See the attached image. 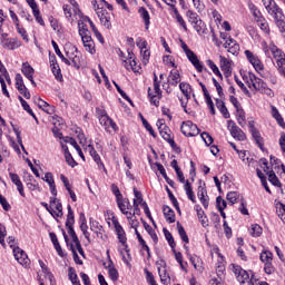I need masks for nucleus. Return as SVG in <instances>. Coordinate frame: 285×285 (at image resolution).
I'll list each match as a JSON object with an SVG mask.
<instances>
[{
    "mask_svg": "<svg viewBox=\"0 0 285 285\" xmlns=\"http://www.w3.org/2000/svg\"><path fill=\"white\" fill-rule=\"evenodd\" d=\"M203 141H205L206 146H210L214 141L213 139V136H210V134L204 131L202 135H200Z\"/></svg>",
    "mask_w": 285,
    "mask_h": 285,
    "instance_id": "55",
    "label": "nucleus"
},
{
    "mask_svg": "<svg viewBox=\"0 0 285 285\" xmlns=\"http://www.w3.org/2000/svg\"><path fill=\"white\" fill-rule=\"evenodd\" d=\"M118 204V208L122 215H127V219H132V213L128 210H132V205H130V200L128 198L120 199V203Z\"/></svg>",
    "mask_w": 285,
    "mask_h": 285,
    "instance_id": "9",
    "label": "nucleus"
},
{
    "mask_svg": "<svg viewBox=\"0 0 285 285\" xmlns=\"http://www.w3.org/2000/svg\"><path fill=\"white\" fill-rule=\"evenodd\" d=\"M256 22L258 23V26H259L261 30H263V32H266V35H268V32H271L268 22L266 21V19L264 17L256 19Z\"/></svg>",
    "mask_w": 285,
    "mask_h": 285,
    "instance_id": "37",
    "label": "nucleus"
},
{
    "mask_svg": "<svg viewBox=\"0 0 285 285\" xmlns=\"http://www.w3.org/2000/svg\"><path fill=\"white\" fill-rule=\"evenodd\" d=\"M19 264H21V266H30V258H28L26 252H22Z\"/></svg>",
    "mask_w": 285,
    "mask_h": 285,
    "instance_id": "61",
    "label": "nucleus"
},
{
    "mask_svg": "<svg viewBox=\"0 0 285 285\" xmlns=\"http://www.w3.org/2000/svg\"><path fill=\"white\" fill-rule=\"evenodd\" d=\"M207 66H209L210 70H213V72H214V75H216V77H219V79H224L222 71H219V68L217 67V65H215V62L213 60L208 59Z\"/></svg>",
    "mask_w": 285,
    "mask_h": 285,
    "instance_id": "41",
    "label": "nucleus"
},
{
    "mask_svg": "<svg viewBox=\"0 0 285 285\" xmlns=\"http://www.w3.org/2000/svg\"><path fill=\"white\" fill-rule=\"evenodd\" d=\"M51 72L55 75L57 81H63V75H61V68H59V65L51 67Z\"/></svg>",
    "mask_w": 285,
    "mask_h": 285,
    "instance_id": "48",
    "label": "nucleus"
},
{
    "mask_svg": "<svg viewBox=\"0 0 285 285\" xmlns=\"http://www.w3.org/2000/svg\"><path fill=\"white\" fill-rule=\"evenodd\" d=\"M236 119L240 128L246 127V112L244 111V108L236 109Z\"/></svg>",
    "mask_w": 285,
    "mask_h": 285,
    "instance_id": "25",
    "label": "nucleus"
},
{
    "mask_svg": "<svg viewBox=\"0 0 285 285\" xmlns=\"http://www.w3.org/2000/svg\"><path fill=\"white\" fill-rule=\"evenodd\" d=\"M178 235L185 244H189L190 239L188 238V234H186V229L179 223H177Z\"/></svg>",
    "mask_w": 285,
    "mask_h": 285,
    "instance_id": "38",
    "label": "nucleus"
},
{
    "mask_svg": "<svg viewBox=\"0 0 285 285\" xmlns=\"http://www.w3.org/2000/svg\"><path fill=\"white\" fill-rule=\"evenodd\" d=\"M156 126L160 132V136L163 137V139H170V128H168V126L166 125V121L164 119H159L156 122Z\"/></svg>",
    "mask_w": 285,
    "mask_h": 285,
    "instance_id": "11",
    "label": "nucleus"
},
{
    "mask_svg": "<svg viewBox=\"0 0 285 285\" xmlns=\"http://www.w3.org/2000/svg\"><path fill=\"white\" fill-rule=\"evenodd\" d=\"M68 277L72 285H81L79 282V276H77V272L72 267H69Z\"/></svg>",
    "mask_w": 285,
    "mask_h": 285,
    "instance_id": "36",
    "label": "nucleus"
},
{
    "mask_svg": "<svg viewBox=\"0 0 285 285\" xmlns=\"http://www.w3.org/2000/svg\"><path fill=\"white\" fill-rule=\"evenodd\" d=\"M196 212H197V217H198L202 226L204 228H207V226H208V217L206 216V214L204 213V210L199 206H196Z\"/></svg>",
    "mask_w": 285,
    "mask_h": 285,
    "instance_id": "26",
    "label": "nucleus"
},
{
    "mask_svg": "<svg viewBox=\"0 0 285 285\" xmlns=\"http://www.w3.org/2000/svg\"><path fill=\"white\" fill-rule=\"evenodd\" d=\"M262 1L268 14L274 17L277 28H282V30H285L284 12L282 11V8L277 6V2H275V0H262Z\"/></svg>",
    "mask_w": 285,
    "mask_h": 285,
    "instance_id": "1",
    "label": "nucleus"
},
{
    "mask_svg": "<svg viewBox=\"0 0 285 285\" xmlns=\"http://www.w3.org/2000/svg\"><path fill=\"white\" fill-rule=\"evenodd\" d=\"M249 10L253 14V17H255V19H262V11H259V9L256 8L255 4L250 3L249 4Z\"/></svg>",
    "mask_w": 285,
    "mask_h": 285,
    "instance_id": "54",
    "label": "nucleus"
},
{
    "mask_svg": "<svg viewBox=\"0 0 285 285\" xmlns=\"http://www.w3.org/2000/svg\"><path fill=\"white\" fill-rule=\"evenodd\" d=\"M227 128L234 139H237L238 141H246V134L237 126V124H235V121L228 120Z\"/></svg>",
    "mask_w": 285,
    "mask_h": 285,
    "instance_id": "4",
    "label": "nucleus"
},
{
    "mask_svg": "<svg viewBox=\"0 0 285 285\" xmlns=\"http://www.w3.org/2000/svg\"><path fill=\"white\" fill-rule=\"evenodd\" d=\"M42 180L49 185L51 195H53V197H57V185H55V176L52 175V173L50 171L46 173Z\"/></svg>",
    "mask_w": 285,
    "mask_h": 285,
    "instance_id": "12",
    "label": "nucleus"
},
{
    "mask_svg": "<svg viewBox=\"0 0 285 285\" xmlns=\"http://www.w3.org/2000/svg\"><path fill=\"white\" fill-rule=\"evenodd\" d=\"M163 213L168 224H175V210H173V208L165 205L163 206Z\"/></svg>",
    "mask_w": 285,
    "mask_h": 285,
    "instance_id": "21",
    "label": "nucleus"
},
{
    "mask_svg": "<svg viewBox=\"0 0 285 285\" xmlns=\"http://www.w3.org/2000/svg\"><path fill=\"white\" fill-rule=\"evenodd\" d=\"M2 48H6L7 50H14V48H19V43L14 41V39H7L3 42H1Z\"/></svg>",
    "mask_w": 285,
    "mask_h": 285,
    "instance_id": "35",
    "label": "nucleus"
},
{
    "mask_svg": "<svg viewBox=\"0 0 285 285\" xmlns=\"http://www.w3.org/2000/svg\"><path fill=\"white\" fill-rule=\"evenodd\" d=\"M262 233H264V229L262 228V226H259L258 224L252 225V232H250L252 237H259Z\"/></svg>",
    "mask_w": 285,
    "mask_h": 285,
    "instance_id": "47",
    "label": "nucleus"
},
{
    "mask_svg": "<svg viewBox=\"0 0 285 285\" xmlns=\"http://www.w3.org/2000/svg\"><path fill=\"white\" fill-rule=\"evenodd\" d=\"M111 222L117 233L118 240L125 247L126 253H130V249H128V244H126V242H128V238H126V230H124V227L121 226V224H119L117 217L112 216Z\"/></svg>",
    "mask_w": 285,
    "mask_h": 285,
    "instance_id": "2",
    "label": "nucleus"
},
{
    "mask_svg": "<svg viewBox=\"0 0 285 285\" xmlns=\"http://www.w3.org/2000/svg\"><path fill=\"white\" fill-rule=\"evenodd\" d=\"M272 115H273L274 119H276L278 126H281V128H285L284 118L282 117V115L279 114L277 108L272 107Z\"/></svg>",
    "mask_w": 285,
    "mask_h": 285,
    "instance_id": "34",
    "label": "nucleus"
},
{
    "mask_svg": "<svg viewBox=\"0 0 285 285\" xmlns=\"http://www.w3.org/2000/svg\"><path fill=\"white\" fill-rule=\"evenodd\" d=\"M22 75H24V77H27V79H32V77L35 75V68H32V66H30V63L23 62L22 63Z\"/></svg>",
    "mask_w": 285,
    "mask_h": 285,
    "instance_id": "29",
    "label": "nucleus"
},
{
    "mask_svg": "<svg viewBox=\"0 0 285 285\" xmlns=\"http://www.w3.org/2000/svg\"><path fill=\"white\" fill-rule=\"evenodd\" d=\"M78 32L81 37V40L88 39L90 36V30H88V26L83 23V20L78 21Z\"/></svg>",
    "mask_w": 285,
    "mask_h": 285,
    "instance_id": "19",
    "label": "nucleus"
},
{
    "mask_svg": "<svg viewBox=\"0 0 285 285\" xmlns=\"http://www.w3.org/2000/svg\"><path fill=\"white\" fill-rule=\"evenodd\" d=\"M198 199L203 204L204 208H208V199H206V189L202 186L198 187Z\"/></svg>",
    "mask_w": 285,
    "mask_h": 285,
    "instance_id": "33",
    "label": "nucleus"
},
{
    "mask_svg": "<svg viewBox=\"0 0 285 285\" xmlns=\"http://www.w3.org/2000/svg\"><path fill=\"white\" fill-rule=\"evenodd\" d=\"M252 86L255 90L262 92L264 89L268 88V85L262 80V78H257L256 76L250 77Z\"/></svg>",
    "mask_w": 285,
    "mask_h": 285,
    "instance_id": "17",
    "label": "nucleus"
},
{
    "mask_svg": "<svg viewBox=\"0 0 285 285\" xmlns=\"http://www.w3.org/2000/svg\"><path fill=\"white\" fill-rule=\"evenodd\" d=\"M111 193L115 195L117 204H121L124 195H121V191L119 190V187L117 185H111Z\"/></svg>",
    "mask_w": 285,
    "mask_h": 285,
    "instance_id": "44",
    "label": "nucleus"
},
{
    "mask_svg": "<svg viewBox=\"0 0 285 285\" xmlns=\"http://www.w3.org/2000/svg\"><path fill=\"white\" fill-rule=\"evenodd\" d=\"M97 238L101 239L102 242H106L108 239V235L104 234L106 230L104 229V226H98V230H95Z\"/></svg>",
    "mask_w": 285,
    "mask_h": 285,
    "instance_id": "51",
    "label": "nucleus"
},
{
    "mask_svg": "<svg viewBox=\"0 0 285 285\" xmlns=\"http://www.w3.org/2000/svg\"><path fill=\"white\" fill-rule=\"evenodd\" d=\"M73 225H66V228H68V234L70 235L73 244H76L77 242H79V237H77V233H75V227H72Z\"/></svg>",
    "mask_w": 285,
    "mask_h": 285,
    "instance_id": "52",
    "label": "nucleus"
},
{
    "mask_svg": "<svg viewBox=\"0 0 285 285\" xmlns=\"http://www.w3.org/2000/svg\"><path fill=\"white\" fill-rule=\"evenodd\" d=\"M145 230H147L148 235H150L153 242L157 244L159 242V237H157V233H155V229L147 223H144Z\"/></svg>",
    "mask_w": 285,
    "mask_h": 285,
    "instance_id": "40",
    "label": "nucleus"
},
{
    "mask_svg": "<svg viewBox=\"0 0 285 285\" xmlns=\"http://www.w3.org/2000/svg\"><path fill=\"white\" fill-rule=\"evenodd\" d=\"M51 45L53 46L56 55L66 63V66H70V60L66 57H63V53H61V50L59 49V45L55 40L51 41Z\"/></svg>",
    "mask_w": 285,
    "mask_h": 285,
    "instance_id": "32",
    "label": "nucleus"
},
{
    "mask_svg": "<svg viewBox=\"0 0 285 285\" xmlns=\"http://www.w3.org/2000/svg\"><path fill=\"white\" fill-rule=\"evenodd\" d=\"M220 70L224 72L225 77H230L233 71L230 70V62L224 56H219Z\"/></svg>",
    "mask_w": 285,
    "mask_h": 285,
    "instance_id": "15",
    "label": "nucleus"
},
{
    "mask_svg": "<svg viewBox=\"0 0 285 285\" xmlns=\"http://www.w3.org/2000/svg\"><path fill=\"white\" fill-rule=\"evenodd\" d=\"M6 235H8V230H6V225L0 224V244L6 248Z\"/></svg>",
    "mask_w": 285,
    "mask_h": 285,
    "instance_id": "50",
    "label": "nucleus"
},
{
    "mask_svg": "<svg viewBox=\"0 0 285 285\" xmlns=\"http://www.w3.org/2000/svg\"><path fill=\"white\" fill-rule=\"evenodd\" d=\"M33 101H35V104L38 105V108H40L41 110H43L48 115H52V112H55V107L50 106L43 99L35 97Z\"/></svg>",
    "mask_w": 285,
    "mask_h": 285,
    "instance_id": "14",
    "label": "nucleus"
},
{
    "mask_svg": "<svg viewBox=\"0 0 285 285\" xmlns=\"http://www.w3.org/2000/svg\"><path fill=\"white\" fill-rule=\"evenodd\" d=\"M65 159H66L68 166H70L71 168H75V166H77V161L72 157V154H66Z\"/></svg>",
    "mask_w": 285,
    "mask_h": 285,
    "instance_id": "58",
    "label": "nucleus"
},
{
    "mask_svg": "<svg viewBox=\"0 0 285 285\" xmlns=\"http://www.w3.org/2000/svg\"><path fill=\"white\" fill-rule=\"evenodd\" d=\"M259 259L264 265L271 264V262H273V252L268 249L263 250L259 255Z\"/></svg>",
    "mask_w": 285,
    "mask_h": 285,
    "instance_id": "28",
    "label": "nucleus"
},
{
    "mask_svg": "<svg viewBox=\"0 0 285 285\" xmlns=\"http://www.w3.org/2000/svg\"><path fill=\"white\" fill-rule=\"evenodd\" d=\"M245 56L249 63H252L256 72L264 70V63H262V60H259L257 56L252 53L250 50H245Z\"/></svg>",
    "mask_w": 285,
    "mask_h": 285,
    "instance_id": "8",
    "label": "nucleus"
},
{
    "mask_svg": "<svg viewBox=\"0 0 285 285\" xmlns=\"http://www.w3.org/2000/svg\"><path fill=\"white\" fill-rule=\"evenodd\" d=\"M187 18L189 23L193 24L194 30H196V32H202L204 29V21H202V18H199V16L191 10L187 11Z\"/></svg>",
    "mask_w": 285,
    "mask_h": 285,
    "instance_id": "6",
    "label": "nucleus"
},
{
    "mask_svg": "<svg viewBox=\"0 0 285 285\" xmlns=\"http://www.w3.org/2000/svg\"><path fill=\"white\" fill-rule=\"evenodd\" d=\"M216 108H218L225 119H230V112L228 111L226 104L219 98H216Z\"/></svg>",
    "mask_w": 285,
    "mask_h": 285,
    "instance_id": "20",
    "label": "nucleus"
},
{
    "mask_svg": "<svg viewBox=\"0 0 285 285\" xmlns=\"http://www.w3.org/2000/svg\"><path fill=\"white\" fill-rule=\"evenodd\" d=\"M68 215L66 220V226H75V213L72 212V207L68 205Z\"/></svg>",
    "mask_w": 285,
    "mask_h": 285,
    "instance_id": "43",
    "label": "nucleus"
},
{
    "mask_svg": "<svg viewBox=\"0 0 285 285\" xmlns=\"http://www.w3.org/2000/svg\"><path fill=\"white\" fill-rule=\"evenodd\" d=\"M224 48H226V50L228 52H230V55H238L239 53V45L238 43H234V45H228V43H224Z\"/></svg>",
    "mask_w": 285,
    "mask_h": 285,
    "instance_id": "46",
    "label": "nucleus"
},
{
    "mask_svg": "<svg viewBox=\"0 0 285 285\" xmlns=\"http://www.w3.org/2000/svg\"><path fill=\"white\" fill-rule=\"evenodd\" d=\"M187 59L196 68L197 72H204V66L195 52L187 53Z\"/></svg>",
    "mask_w": 285,
    "mask_h": 285,
    "instance_id": "13",
    "label": "nucleus"
},
{
    "mask_svg": "<svg viewBox=\"0 0 285 285\" xmlns=\"http://www.w3.org/2000/svg\"><path fill=\"white\" fill-rule=\"evenodd\" d=\"M17 32H19L20 37H22L23 41H28V32L26 29L21 28L19 23H16Z\"/></svg>",
    "mask_w": 285,
    "mask_h": 285,
    "instance_id": "59",
    "label": "nucleus"
},
{
    "mask_svg": "<svg viewBox=\"0 0 285 285\" xmlns=\"http://www.w3.org/2000/svg\"><path fill=\"white\" fill-rule=\"evenodd\" d=\"M213 83L218 92V96L220 99L224 97V88H222V85L218 83L217 79L213 78Z\"/></svg>",
    "mask_w": 285,
    "mask_h": 285,
    "instance_id": "62",
    "label": "nucleus"
},
{
    "mask_svg": "<svg viewBox=\"0 0 285 285\" xmlns=\"http://www.w3.org/2000/svg\"><path fill=\"white\" fill-rule=\"evenodd\" d=\"M87 150H89V154L92 157L94 161H96V164L98 165V168L100 170H101V168H104V170H106L104 163H101V157L99 156V154H97V150H95V147H92V145H88Z\"/></svg>",
    "mask_w": 285,
    "mask_h": 285,
    "instance_id": "16",
    "label": "nucleus"
},
{
    "mask_svg": "<svg viewBox=\"0 0 285 285\" xmlns=\"http://www.w3.org/2000/svg\"><path fill=\"white\" fill-rule=\"evenodd\" d=\"M180 130L185 137H197V135H199V127L190 120L183 121Z\"/></svg>",
    "mask_w": 285,
    "mask_h": 285,
    "instance_id": "5",
    "label": "nucleus"
},
{
    "mask_svg": "<svg viewBox=\"0 0 285 285\" xmlns=\"http://www.w3.org/2000/svg\"><path fill=\"white\" fill-rule=\"evenodd\" d=\"M96 13L98 19H100L101 26H104V28H106L107 30H110V28H112V13L108 12L106 9L99 6L96 9Z\"/></svg>",
    "mask_w": 285,
    "mask_h": 285,
    "instance_id": "3",
    "label": "nucleus"
},
{
    "mask_svg": "<svg viewBox=\"0 0 285 285\" xmlns=\"http://www.w3.org/2000/svg\"><path fill=\"white\" fill-rule=\"evenodd\" d=\"M226 199L233 206V205L237 204V199H239V194L237 191H229L226 196Z\"/></svg>",
    "mask_w": 285,
    "mask_h": 285,
    "instance_id": "45",
    "label": "nucleus"
},
{
    "mask_svg": "<svg viewBox=\"0 0 285 285\" xmlns=\"http://www.w3.org/2000/svg\"><path fill=\"white\" fill-rule=\"evenodd\" d=\"M179 89L188 101L190 99V85L186 83V82H180L179 83Z\"/></svg>",
    "mask_w": 285,
    "mask_h": 285,
    "instance_id": "39",
    "label": "nucleus"
},
{
    "mask_svg": "<svg viewBox=\"0 0 285 285\" xmlns=\"http://www.w3.org/2000/svg\"><path fill=\"white\" fill-rule=\"evenodd\" d=\"M129 58L128 60H124L122 65L125 66L126 70H132L134 72H139V69L137 67H134L132 65V57L134 53L128 51Z\"/></svg>",
    "mask_w": 285,
    "mask_h": 285,
    "instance_id": "31",
    "label": "nucleus"
},
{
    "mask_svg": "<svg viewBox=\"0 0 285 285\" xmlns=\"http://www.w3.org/2000/svg\"><path fill=\"white\" fill-rule=\"evenodd\" d=\"M181 82V75H179L178 70H171L168 76L169 86L177 87L178 83Z\"/></svg>",
    "mask_w": 285,
    "mask_h": 285,
    "instance_id": "18",
    "label": "nucleus"
},
{
    "mask_svg": "<svg viewBox=\"0 0 285 285\" xmlns=\"http://www.w3.org/2000/svg\"><path fill=\"white\" fill-rule=\"evenodd\" d=\"M138 13L140 14L141 19L145 22V28L146 30H148V28L150 27V13L148 12V10L144 7H140L138 9Z\"/></svg>",
    "mask_w": 285,
    "mask_h": 285,
    "instance_id": "23",
    "label": "nucleus"
},
{
    "mask_svg": "<svg viewBox=\"0 0 285 285\" xmlns=\"http://www.w3.org/2000/svg\"><path fill=\"white\" fill-rule=\"evenodd\" d=\"M136 46L140 49V52H144V50H146L148 46V42L142 38H138L136 41Z\"/></svg>",
    "mask_w": 285,
    "mask_h": 285,
    "instance_id": "60",
    "label": "nucleus"
},
{
    "mask_svg": "<svg viewBox=\"0 0 285 285\" xmlns=\"http://www.w3.org/2000/svg\"><path fill=\"white\" fill-rule=\"evenodd\" d=\"M33 17L38 23L41 26H46V22L43 21V18L41 17V12L38 10L33 11Z\"/></svg>",
    "mask_w": 285,
    "mask_h": 285,
    "instance_id": "63",
    "label": "nucleus"
},
{
    "mask_svg": "<svg viewBox=\"0 0 285 285\" xmlns=\"http://www.w3.org/2000/svg\"><path fill=\"white\" fill-rule=\"evenodd\" d=\"M50 206L53 208V217H63V206L61 205V202L57 199V197L50 198Z\"/></svg>",
    "mask_w": 285,
    "mask_h": 285,
    "instance_id": "10",
    "label": "nucleus"
},
{
    "mask_svg": "<svg viewBox=\"0 0 285 285\" xmlns=\"http://www.w3.org/2000/svg\"><path fill=\"white\" fill-rule=\"evenodd\" d=\"M163 233H164L171 250H175V247L177 246V244L175 243V238L173 237V234H170L166 228L163 229Z\"/></svg>",
    "mask_w": 285,
    "mask_h": 285,
    "instance_id": "42",
    "label": "nucleus"
},
{
    "mask_svg": "<svg viewBox=\"0 0 285 285\" xmlns=\"http://www.w3.org/2000/svg\"><path fill=\"white\" fill-rule=\"evenodd\" d=\"M16 87L17 90H26V85L23 83V77L21 73L16 75Z\"/></svg>",
    "mask_w": 285,
    "mask_h": 285,
    "instance_id": "49",
    "label": "nucleus"
},
{
    "mask_svg": "<svg viewBox=\"0 0 285 285\" xmlns=\"http://www.w3.org/2000/svg\"><path fill=\"white\" fill-rule=\"evenodd\" d=\"M85 50L89 52L90 55H95L96 49H95V41L92 40V36L89 38H83L82 40Z\"/></svg>",
    "mask_w": 285,
    "mask_h": 285,
    "instance_id": "22",
    "label": "nucleus"
},
{
    "mask_svg": "<svg viewBox=\"0 0 285 285\" xmlns=\"http://www.w3.org/2000/svg\"><path fill=\"white\" fill-rule=\"evenodd\" d=\"M278 144L281 146L282 153H285V132L281 134V138L278 140Z\"/></svg>",
    "mask_w": 285,
    "mask_h": 285,
    "instance_id": "64",
    "label": "nucleus"
},
{
    "mask_svg": "<svg viewBox=\"0 0 285 285\" xmlns=\"http://www.w3.org/2000/svg\"><path fill=\"white\" fill-rule=\"evenodd\" d=\"M105 268L109 269V277L112 282H117V279H119V272L117 271V268L112 267V261L109 259V264L108 266H105Z\"/></svg>",
    "mask_w": 285,
    "mask_h": 285,
    "instance_id": "27",
    "label": "nucleus"
},
{
    "mask_svg": "<svg viewBox=\"0 0 285 285\" xmlns=\"http://www.w3.org/2000/svg\"><path fill=\"white\" fill-rule=\"evenodd\" d=\"M67 59L70 61V66L79 70L81 68V57L79 55L72 56V53L67 52Z\"/></svg>",
    "mask_w": 285,
    "mask_h": 285,
    "instance_id": "24",
    "label": "nucleus"
},
{
    "mask_svg": "<svg viewBox=\"0 0 285 285\" xmlns=\"http://www.w3.org/2000/svg\"><path fill=\"white\" fill-rule=\"evenodd\" d=\"M141 121L144 127L146 128V130H148V132L151 135V137H157V134H155V129H153V126H150V124L148 122V120H146V118L141 117Z\"/></svg>",
    "mask_w": 285,
    "mask_h": 285,
    "instance_id": "53",
    "label": "nucleus"
},
{
    "mask_svg": "<svg viewBox=\"0 0 285 285\" xmlns=\"http://www.w3.org/2000/svg\"><path fill=\"white\" fill-rule=\"evenodd\" d=\"M267 176H268V181L273 186H276V188H282V181H279V178H277V175L275 174L274 170L267 171Z\"/></svg>",
    "mask_w": 285,
    "mask_h": 285,
    "instance_id": "30",
    "label": "nucleus"
},
{
    "mask_svg": "<svg viewBox=\"0 0 285 285\" xmlns=\"http://www.w3.org/2000/svg\"><path fill=\"white\" fill-rule=\"evenodd\" d=\"M264 273H266V275H273V273H275V266H273V262L265 263Z\"/></svg>",
    "mask_w": 285,
    "mask_h": 285,
    "instance_id": "57",
    "label": "nucleus"
},
{
    "mask_svg": "<svg viewBox=\"0 0 285 285\" xmlns=\"http://www.w3.org/2000/svg\"><path fill=\"white\" fill-rule=\"evenodd\" d=\"M114 85L116 87V90H118L119 95L122 97V99H126V101H128L129 104L132 105V100L130 99V97H128L127 94L124 92V90L121 89V87H119L117 85V82L114 81Z\"/></svg>",
    "mask_w": 285,
    "mask_h": 285,
    "instance_id": "56",
    "label": "nucleus"
},
{
    "mask_svg": "<svg viewBox=\"0 0 285 285\" xmlns=\"http://www.w3.org/2000/svg\"><path fill=\"white\" fill-rule=\"evenodd\" d=\"M248 126H249V132L255 141V144L258 146V148H261L262 150H264V137H262V134H259V130L257 128H255V121H248Z\"/></svg>",
    "mask_w": 285,
    "mask_h": 285,
    "instance_id": "7",
    "label": "nucleus"
}]
</instances>
